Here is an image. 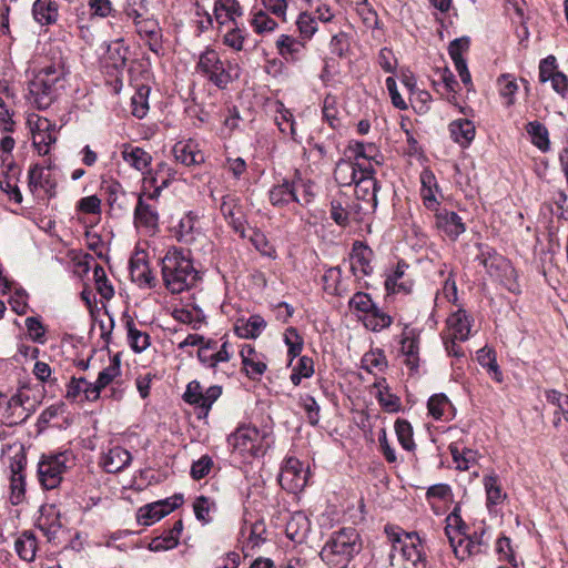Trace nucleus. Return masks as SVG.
Returning a JSON list of instances; mask_svg holds the SVG:
<instances>
[{
  "instance_id": "f257e3e1",
  "label": "nucleus",
  "mask_w": 568,
  "mask_h": 568,
  "mask_svg": "<svg viewBox=\"0 0 568 568\" xmlns=\"http://www.w3.org/2000/svg\"><path fill=\"white\" fill-rule=\"evenodd\" d=\"M161 274L163 284L171 294L189 291L200 280L189 252L174 246L161 258Z\"/></svg>"
},
{
  "instance_id": "f03ea898",
  "label": "nucleus",
  "mask_w": 568,
  "mask_h": 568,
  "mask_svg": "<svg viewBox=\"0 0 568 568\" xmlns=\"http://www.w3.org/2000/svg\"><path fill=\"white\" fill-rule=\"evenodd\" d=\"M385 534L392 544L389 552L392 566L398 568H427L425 545L417 532H405L386 526Z\"/></svg>"
},
{
  "instance_id": "7ed1b4c3",
  "label": "nucleus",
  "mask_w": 568,
  "mask_h": 568,
  "mask_svg": "<svg viewBox=\"0 0 568 568\" xmlns=\"http://www.w3.org/2000/svg\"><path fill=\"white\" fill-rule=\"evenodd\" d=\"M362 550L359 534L347 527L332 532L320 556L331 568H345Z\"/></svg>"
},
{
  "instance_id": "20e7f679",
  "label": "nucleus",
  "mask_w": 568,
  "mask_h": 568,
  "mask_svg": "<svg viewBox=\"0 0 568 568\" xmlns=\"http://www.w3.org/2000/svg\"><path fill=\"white\" fill-rule=\"evenodd\" d=\"M314 189V183L304 179L296 171L292 180H284L282 183L272 186L268 191V200L276 207H286L292 203L305 207L315 197Z\"/></svg>"
},
{
  "instance_id": "39448f33",
  "label": "nucleus",
  "mask_w": 568,
  "mask_h": 568,
  "mask_svg": "<svg viewBox=\"0 0 568 568\" xmlns=\"http://www.w3.org/2000/svg\"><path fill=\"white\" fill-rule=\"evenodd\" d=\"M195 71L219 89H225L240 77L239 64L223 60L220 53L210 47L200 53Z\"/></svg>"
},
{
  "instance_id": "423d86ee",
  "label": "nucleus",
  "mask_w": 568,
  "mask_h": 568,
  "mask_svg": "<svg viewBox=\"0 0 568 568\" xmlns=\"http://www.w3.org/2000/svg\"><path fill=\"white\" fill-rule=\"evenodd\" d=\"M39 405L40 400L31 395V389L21 386L10 397L0 394V418L6 425H19L26 422Z\"/></svg>"
},
{
  "instance_id": "0eeeda50",
  "label": "nucleus",
  "mask_w": 568,
  "mask_h": 568,
  "mask_svg": "<svg viewBox=\"0 0 568 568\" xmlns=\"http://www.w3.org/2000/svg\"><path fill=\"white\" fill-rule=\"evenodd\" d=\"M227 443L232 448V454L245 462L263 456L270 448L267 435L252 425L237 427L227 437Z\"/></svg>"
},
{
  "instance_id": "6e6552de",
  "label": "nucleus",
  "mask_w": 568,
  "mask_h": 568,
  "mask_svg": "<svg viewBox=\"0 0 568 568\" xmlns=\"http://www.w3.org/2000/svg\"><path fill=\"white\" fill-rule=\"evenodd\" d=\"M74 465L71 450L43 454L38 463V479L44 489L57 488L63 475Z\"/></svg>"
},
{
  "instance_id": "1a4fd4ad",
  "label": "nucleus",
  "mask_w": 568,
  "mask_h": 568,
  "mask_svg": "<svg viewBox=\"0 0 568 568\" xmlns=\"http://www.w3.org/2000/svg\"><path fill=\"white\" fill-rule=\"evenodd\" d=\"M186 346H199V361L205 367L213 369L214 373H216L219 365L227 363L233 354L227 341L219 345L217 341L205 339L202 335L197 334H189L179 345L180 348Z\"/></svg>"
},
{
  "instance_id": "9d476101",
  "label": "nucleus",
  "mask_w": 568,
  "mask_h": 568,
  "mask_svg": "<svg viewBox=\"0 0 568 568\" xmlns=\"http://www.w3.org/2000/svg\"><path fill=\"white\" fill-rule=\"evenodd\" d=\"M59 75L51 69L39 72L29 84V92L33 103L40 110L48 109L57 97Z\"/></svg>"
},
{
  "instance_id": "9b49d317",
  "label": "nucleus",
  "mask_w": 568,
  "mask_h": 568,
  "mask_svg": "<svg viewBox=\"0 0 568 568\" xmlns=\"http://www.w3.org/2000/svg\"><path fill=\"white\" fill-rule=\"evenodd\" d=\"M374 168L371 165L368 169H362V175L355 181V195L358 213L368 214L374 212L377 206V182L374 178Z\"/></svg>"
},
{
  "instance_id": "f8f14e48",
  "label": "nucleus",
  "mask_w": 568,
  "mask_h": 568,
  "mask_svg": "<svg viewBox=\"0 0 568 568\" xmlns=\"http://www.w3.org/2000/svg\"><path fill=\"white\" fill-rule=\"evenodd\" d=\"M221 395V386L213 385L204 390L199 381H192L186 385L183 399L187 404L200 408L202 414L206 416L212 408V405L219 399Z\"/></svg>"
},
{
  "instance_id": "ddd939ff",
  "label": "nucleus",
  "mask_w": 568,
  "mask_h": 568,
  "mask_svg": "<svg viewBox=\"0 0 568 568\" xmlns=\"http://www.w3.org/2000/svg\"><path fill=\"white\" fill-rule=\"evenodd\" d=\"M307 479L308 470L297 458L290 457L285 460L278 476V483L283 489L296 494L304 489Z\"/></svg>"
},
{
  "instance_id": "4468645a",
  "label": "nucleus",
  "mask_w": 568,
  "mask_h": 568,
  "mask_svg": "<svg viewBox=\"0 0 568 568\" xmlns=\"http://www.w3.org/2000/svg\"><path fill=\"white\" fill-rule=\"evenodd\" d=\"M183 503L182 496H173L142 506L138 510V521L143 526H151L172 513Z\"/></svg>"
},
{
  "instance_id": "2eb2a0df",
  "label": "nucleus",
  "mask_w": 568,
  "mask_h": 568,
  "mask_svg": "<svg viewBox=\"0 0 568 568\" xmlns=\"http://www.w3.org/2000/svg\"><path fill=\"white\" fill-rule=\"evenodd\" d=\"M57 141L55 125L47 118L38 116L32 126V144L39 155H47Z\"/></svg>"
},
{
  "instance_id": "dca6fc26",
  "label": "nucleus",
  "mask_w": 568,
  "mask_h": 568,
  "mask_svg": "<svg viewBox=\"0 0 568 568\" xmlns=\"http://www.w3.org/2000/svg\"><path fill=\"white\" fill-rule=\"evenodd\" d=\"M134 225L145 234L152 235L159 231V211L155 204L138 199L133 212Z\"/></svg>"
},
{
  "instance_id": "f3484780",
  "label": "nucleus",
  "mask_w": 568,
  "mask_h": 568,
  "mask_svg": "<svg viewBox=\"0 0 568 568\" xmlns=\"http://www.w3.org/2000/svg\"><path fill=\"white\" fill-rule=\"evenodd\" d=\"M24 466L26 457L23 454H17L11 458L10 501L13 505L21 504L26 498Z\"/></svg>"
},
{
  "instance_id": "a211bd4d",
  "label": "nucleus",
  "mask_w": 568,
  "mask_h": 568,
  "mask_svg": "<svg viewBox=\"0 0 568 568\" xmlns=\"http://www.w3.org/2000/svg\"><path fill=\"white\" fill-rule=\"evenodd\" d=\"M136 33L146 41L150 50L158 53L162 49V31L159 22L146 16L132 21Z\"/></svg>"
},
{
  "instance_id": "6ab92c4d",
  "label": "nucleus",
  "mask_w": 568,
  "mask_h": 568,
  "mask_svg": "<svg viewBox=\"0 0 568 568\" xmlns=\"http://www.w3.org/2000/svg\"><path fill=\"white\" fill-rule=\"evenodd\" d=\"M220 210L232 229L244 236V212L241 200L235 194H226L222 197Z\"/></svg>"
},
{
  "instance_id": "aec40b11",
  "label": "nucleus",
  "mask_w": 568,
  "mask_h": 568,
  "mask_svg": "<svg viewBox=\"0 0 568 568\" xmlns=\"http://www.w3.org/2000/svg\"><path fill=\"white\" fill-rule=\"evenodd\" d=\"M240 356L246 376L251 379H260L267 368L266 357L250 344L242 346Z\"/></svg>"
},
{
  "instance_id": "412c9836",
  "label": "nucleus",
  "mask_w": 568,
  "mask_h": 568,
  "mask_svg": "<svg viewBox=\"0 0 568 568\" xmlns=\"http://www.w3.org/2000/svg\"><path fill=\"white\" fill-rule=\"evenodd\" d=\"M37 527L49 542H57L62 532V523L59 510L54 506L43 508L38 519Z\"/></svg>"
},
{
  "instance_id": "4be33fe9",
  "label": "nucleus",
  "mask_w": 568,
  "mask_h": 568,
  "mask_svg": "<svg viewBox=\"0 0 568 568\" xmlns=\"http://www.w3.org/2000/svg\"><path fill=\"white\" fill-rule=\"evenodd\" d=\"M480 253L477 256L479 263L486 268L490 276L499 277L501 272L514 273L509 262L487 245H479Z\"/></svg>"
},
{
  "instance_id": "5701e85b",
  "label": "nucleus",
  "mask_w": 568,
  "mask_h": 568,
  "mask_svg": "<svg viewBox=\"0 0 568 568\" xmlns=\"http://www.w3.org/2000/svg\"><path fill=\"white\" fill-rule=\"evenodd\" d=\"M371 163L361 164L351 158L341 159L335 166V181L342 186H349L362 175L363 168H369Z\"/></svg>"
},
{
  "instance_id": "b1692460",
  "label": "nucleus",
  "mask_w": 568,
  "mask_h": 568,
  "mask_svg": "<svg viewBox=\"0 0 568 568\" xmlns=\"http://www.w3.org/2000/svg\"><path fill=\"white\" fill-rule=\"evenodd\" d=\"M99 390L93 383L84 377H72L67 385L65 398L71 402H94L99 399Z\"/></svg>"
},
{
  "instance_id": "393cba45",
  "label": "nucleus",
  "mask_w": 568,
  "mask_h": 568,
  "mask_svg": "<svg viewBox=\"0 0 568 568\" xmlns=\"http://www.w3.org/2000/svg\"><path fill=\"white\" fill-rule=\"evenodd\" d=\"M372 250L362 242H355L349 256L351 271L355 276L372 274Z\"/></svg>"
},
{
  "instance_id": "a878e982",
  "label": "nucleus",
  "mask_w": 568,
  "mask_h": 568,
  "mask_svg": "<svg viewBox=\"0 0 568 568\" xmlns=\"http://www.w3.org/2000/svg\"><path fill=\"white\" fill-rule=\"evenodd\" d=\"M435 212V224L437 229L443 231L447 236L455 240L465 232V224L456 212L439 210V207H437Z\"/></svg>"
},
{
  "instance_id": "bb28decb",
  "label": "nucleus",
  "mask_w": 568,
  "mask_h": 568,
  "mask_svg": "<svg viewBox=\"0 0 568 568\" xmlns=\"http://www.w3.org/2000/svg\"><path fill=\"white\" fill-rule=\"evenodd\" d=\"M408 264L399 261L396 267L386 276L385 288L388 294H408L413 288V281L406 277Z\"/></svg>"
},
{
  "instance_id": "cd10ccee",
  "label": "nucleus",
  "mask_w": 568,
  "mask_h": 568,
  "mask_svg": "<svg viewBox=\"0 0 568 568\" xmlns=\"http://www.w3.org/2000/svg\"><path fill=\"white\" fill-rule=\"evenodd\" d=\"M131 462V453L121 446H114L110 448L101 457L102 467L106 473L110 474H116L124 470L128 466H130Z\"/></svg>"
},
{
  "instance_id": "c85d7f7f",
  "label": "nucleus",
  "mask_w": 568,
  "mask_h": 568,
  "mask_svg": "<svg viewBox=\"0 0 568 568\" xmlns=\"http://www.w3.org/2000/svg\"><path fill=\"white\" fill-rule=\"evenodd\" d=\"M400 352L406 357L405 364L409 369L418 368V334L405 325L400 337Z\"/></svg>"
},
{
  "instance_id": "c756f323",
  "label": "nucleus",
  "mask_w": 568,
  "mask_h": 568,
  "mask_svg": "<svg viewBox=\"0 0 568 568\" xmlns=\"http://www.w3.org/2000/svg\"><path fill=\"white\" fill-rule=\"evenodd\" d=\"M420 196L426 209L430 211H437L439 202L436 194L439 193V187L435 174L425 169L420 173Z\"/></svg>"
},
{
  "instance_id": "7c9ffc66",
  "label": "nucleus",
  "mask_w": 568,
  "mask_h": 568,
  "mask_svg": "<svg viewBox=\"0 0 568 568\" xmlns=\"http://www.w3.org/2000/svg\"><path fill=\"white\" fill-rule=\"evenodd\" d=\"M448 336L458 339L459 342H465L468 339L470 335V318L465 310H457L455 313L450 314L446 321Z\"/></svg>"
},
{
  "instance_id": "2f4dec72",
  "label": "nucleus",
  "mask_w": 568,
  "mask_h": 568,
  "mask_svg": "<svg viewBox=\"0 0 568 568\" xmlns=\"http://www.w3.org/2000/svg\"><path fill=\"white\" fill-rule=\"evenodd\" d=\"M121 156L128 165L141 173L148 171L152 163V155L149 152L129 143L122 145Z\"/></svg>"
},
{
  "instance_id": "473e14b6",
  "label": "nucleus",
  "mask_w": 568,
  "mask_h": 568,
  "mask_svg": "<svg viewBox=\"0 0 568 568\" xmlns=\"http://www.w3.org/2000/svg\"><path fill=\"white\" fill-rule=\"evenodd\" d=\"M124 327L126 331V338L131 349L134 353H142L151 345V337L145 331L138 328L134 320L125 314L123 316Z\"/></svg>"
},
{
  "instance_id": "72a5a7b5",
  "label": "nucleus",
  "mask_w": 568,
  "mask_h": 568,
  "mask_svg": "<svg viewBox=\"0 0 568 568\" xmlns=\"http://www.w3.org/2000/svg\"><path fill=\"white\" fill-rule=\"evenodd\" d=\"M344 156L351 158L361 164L373 162L379 164L377 160L378 150L373 143H363V142H351L344 152Z\"/></svg>"
},
{
  "instance_id": "f704fd0d",
  "label": "nucleus",
  "mask_w": 568,
  "mask_h": 568,
  "mask_svg": "<svg viewBox=\"0 0 568 568\" xmlns=\"http://www.w3.org/2000/svg\"><path fill=\"white\" fill-rule=\"evenodd\" d=\"M28 187L32 193H36L38 190H43L51 196L55 189V182L51 179L49 173H45L43 166L34 164L28 172Z\"/></svg>"
},
{
  "instance_id": "c9c22d12",
  "label": "nucleus",
  "mask_w": 568,
  "mask_h": 568,
  "mask_svg": "<svg viewBox=\"0 0 568 568\" xmlns=\"http://www.w3.org/2000/svg\"><path fill=\"white\" fill-rule=\"evenodd\" d=\"M32 16L41 26L54 24L59 18V3L54 0H36L32 6Z\"/></svg>"
},
{
  "instance_id": "e433bc0d",
  "label": "nucleus",
  "mask_w": 568,
  "mask_h": 568,
  "mask_svg": "<svg viewBox=\"0 0 568 568\" xmlns=\"http://www.w3.org/2000/svg\"><path fill=\"white\" fill-rule=\"evenodd\" d=\"M448 130L454 142L462 148H467L473 142L476 129L471 121L467 119H457L449 123Z\"/></svg>"
},
{
  "instance_id": "4c0bfd02",
  "label": "nucleus",
  "mask_w": 568,
  "mask_h": 568,
  "mask_svg": "<svg viewBox=\"0 0 568 568\" xmlns=\"http://www.w3.org/2000/svg\"><path fill=\"white\" fill-rule=\"evenodd\" d=\"M266 327L265 320L258 315L248 318H239L234 324V332L241 338H257Z\"/></svg>"
},
{
  "instance_id": "58836bf2",
  "label": "nucleus",
  "mask_w": 568,
  "mask_h": 568,
  "mask_svg": "<svg viewBox=\"0 0 568 568\" xmlns=\"http://www.w3.org/2000/svg\"><path fill=\"white\" fill-rule=\"evenodd\" d=\"M174 158L178 162L191 166L204 162V154L197 149L192 140L178 142L173 148Z\"/></svg>"
},
{
  "instance_id": "ea45409f",
  "label": "nucleus",
  "mask_w": 568,
  "mask_h": 568,
  "mask_svg": "<svg viewBox=\"0 0 568 568\" xmlns=\"http://www.w3.org/2000/svg\"><path fill=\"white\" fill-rule=\"evenodd\" d=\"M429 415L437 420H449L455 416V408L448 397L443 394H435L427 402Z\"/></svg>"
},
{
  "instance_id": "a19ab883",
  "label": "nucleus",
  "mask_w": 568,
  "mask_h": 568,
  "mask_svg": "<svg viewBox=\"0 0 568 568\" xmlns=\"http://www.w3.org/2000/svg\"><path fill=\"white\" fill-rule=\"evenodd\" d=\"M130 274L133 282L140 286L154 287L156 277L153 275L148 262L143 257L132 258L130 262Z\"/></svg>"
},
{
  "instance_id": "79ce46f5",
  "label": "nucleus",
  "mask_w": 568,
  "mask_h": 568,
  "mask_svg": "<svg viewBox=\"0 0 568 568\" xmlns=\"http://www.w3.org/2000/svg\"><path fill=\"white\" fill-rule=\"evenodd\" d=\"M483 484L486 491V505L491 510L494 506L506 499L507 494L503 490L499 477L494 473L485 475Z\"/></svg>"
},
{
  "instance_id": "37998d69",
  "label": "nucleus",
  "mask_w": 568,
  "mask_h": 568,
  "mask_svg": "<svg viewBox=\"0 0 568 568\" xmlns=\"http://www.w3.org/2000/svg\"><path fill=\"white\" fill-rule=\"evenodd\" d=\"M286 536L293 540L301 542L310 531V521L302 511L294 513L286 523Z\"/></svg>"
},
{
  "instance_id": "c03bdc74",
  "label": "nucleus",
  "mask_w": 568,
  "mask_h": 568,
  "mask_svg": "<svg viewBox=\"0 0 568 568\" xmlns=\"http://www.w3.org/2000/svg\"><path fill=\"white\" fill-rule=\"evenodd\" d=\"M129 55V47L124 43V40L118 39L112 41L105 52V61L115 70H122L126 65Z\"/></svg>"
},
{
  "instance_id": "a18cd8bd",
  "label": "nucleus",
  "mask_w": 568,
  "mask_h": 568,
  "mask_svg": "<svg viewBox=\"0 0 568 568\" xmlns=\"http://www.w3.org/2000/svg\"><path fill=\"white\" fill-rule=\"evenodd\" d=\"M243 14L242 8L237 0H217L214 4V18L220 24L227 21H235Z\"/></svg>"
},
{
  "instance_id": "49530a36",
  "label": "nucleus",
  "mask_w": 568,
  "mask_h": 568,
  "mask_svg": "<svg viewBox=\"0 0 568 568\" xmlns=\"http://www.w3.org/2000/svg\"><path fill=\"white\" fill-rule=\"evenodd\" d=\"M323 286L325 292L335 296H343L348 292V286L344 284L339 267H331L324 273Z\"/></svg>"
},
{
  "instance_id": "de8ad7c7",
  "label": "nucleus",
  "mask_w": 568,
  "mask_h": 568,
  "mask_svg": "<svg viewBox=\"0 0 568 568\" xmlns=\"http://www.w3.org/2000/svg\"><path fill=\"white\" fill-rule=\"evenodd\" d=\"M200 231L197 216L193 212L186 213L176 226V237L181 242L191 243Z\"/></svg>"
},
{
  "instance_id": "09e8293b",
  "label": "nucleus",
  "mask_w": 568,
  "mask_h": 568,
  "mask_svg": "<svg viewBox=\"0 0 568 568\" xmlns=\"http://www.w3.org/2000/svg\"><path fill=\"white\" fill-rule=\"evenodd\" d=\"M14 548L19 557L26 561H32L36 557L38 542L36 535L30 531H23L14 541Z\"/></svg>"
},
{
  "instance_id": "8fccbe9b",
  "label": "nucleus",
  "mask_w": 568,
  "mask_h": 568,
  "mask_svg": "<svg viewBox=\"0 0 568 568\" xmlns=\"http://www.w3.org/2000/svg\"><path fill=\"white\" fill-rule=\"evenodd\" d=\"M361 320L364 326L372 332H381L393 323V317L377 305L367 315H363Z\"/></svg>"
},
{
  "instance_id": "3c124183",
  "label": "nucleus",
  "mask_w": 568,
  "mask_h": 568,
  "mask_svg": "<svg viewBox=\"0 0 568 568\" xmlns=\"http://www.w3.org/2000/svg\"><path fill=\"white\" fill-rule=\"evenodd\" d=\"M526 131L530 136L531 143L541 152H548L550 150L549 133L542 123L538 121L528 122Z\"/></svg>"
},
{
  "instance_id": "603ef678",
  "label": "nucleus",
  "mask_w": 568,
  "mask_h": 568,
  "mask_svg": "<svg viewBox=\"0 0 568 568\" xmlns=\"http://www.w3.org/2000/svg\"><path fill=\"white\" fill-rule=\"evenodd\" d=\"M121 373V362H120V358L119 356H113L111 358V362L110 364L103 368V371H101L99 373V376L95 381V383H93L94 387H97V390H99V395L101 394V390L106 387L110 383H112L114 381V378L116 376H119Z\"/></svg>"
},
{
  "instance_id": "864d4df0",
  "label": "nucleus",
  "mask_w": 568,
  "mask_h": 568,
  "mask_svg": "<svg viewBox=\"0 0 568 568\" xmlns=\"http://www.w3.org/2000/svg\"><path fill=\"white\" fill-rule=\"evenodd\" d=\"M362 368L367 371L368 373H373L375 369L378 372H383L387 367V359L382 349H374L367 352L362 357Z\"/></svg>"
},
{
  "instance_id": "5fc2aeb1",
  "label": "nucleus",
  "mask_w": 568,
  "mask_h": 568,
  "mask_svg": "<svg viewBox=\"0 0 568 568\" xmlns=\"http://www.w3.org/2000/svg\"><path fill=\"white\" fill-rule=\"evenodd\" d=\"M395 432L397 439L405 450L412 452L416 445L413 438V427L405 419H397L395 423Z\"/></svg>"
},
{
  "instance_id": "6e6d98bb",
  "label": "nucleus",
  "mask_w": 568,
  "mask_h": 568,
  "mask_svg": "<svg viewBox=\"0 0 568 568\" xmlns=\"http://www.w3.org/2000/svg\"><path fill=\"white\" fill-rule=\"evenodd\" d=\"M173 317L183 324L191 325L194 329L200 328L204 320V315L201 310L190 311L186 308H175L173 311Z\"/></svg>"
},
{
  "instance_id": "4d7b16f0",
  "label": "nucleus",
  "mask_w": 568,
  "mask_h": 568,
  "mask_svg": "<svg viewBox=\"0 0 568 568\" xmlns=\"http://www.w3.org/2000/svg\"><path fill=\"white\" fill-rule=\"evenodd\" d=\"M93 276L99 294L106 301L111 300L114 295V290L106 278L104 268L100 265H97L93 270Z\"/></svg>"
},
{
  "instance_id": "13d9d810",
  "label": "nucleus",
  "mask_w": 568,
  "mask_h": 568,
  "mask_svg": "<svg viewBox=\"0 0 568 568\" xmlns=\"http://www.w3.org/2000/svg\"><path fill=\"white\" fill-rule=\"evenodd\" d=\"M449 452L457 465V468L460 470H467L470 465L476 462L477 454L471 449H464L460 452L456 445H450Z\"/></svg>"
},
{
  "instance_id": "bf43d9fd",
  "label": "nucleus",
  "mask_w": 568,
  "mask_h": 568,
  "mask_svg": "<svg viewBox=\"0 0 568 568\" xmlns=\"http://www.w3.org/2000/svg\"><path fill=\"white\" fill-rule=\"evenodd\" d=\"M265 532V526L262 521H256L250 526V534L246 542L243 545V550L248 552L253 551L255 548L260 547L261 544L264 542L265 538L263 534Z\"/></svg>"
},
{
  "instance_id": "052dcab7",
  "label": "nucleus",
  "mask_w": 568,
  "mask_h": 568,
  "mask_svg": "<svg viewBox=\"0 0 568 568\" xmlns=\"http://www.w3.org/2000/svg\"><path fill=\"white\" fill-rule=\"evenodd\" d=\"M149 89L145 87L140 88L131 99L132 114L138 119H143L149 110L148 104Z\"/></svg>"
},
{
  "instance_id": "680f3d73",
  "label": "nucleus",
  "mask_w": 568,
  "mask_h": 568,
  "mask_svg": "<svg viewBox=\"0 0 568 568\" xmlns=\"http://www.w3.org/2000/svg\"><path fill=\"white\" fill-rule=\"evenodd\" d=\"M348 305L351 310L364 315H367L376 306L371 295L364 292L355 293L349 300Z\"/></svg>"
},
{
  "instance_id": "e2e57ef3",
  "label": "nucleus",
  "mask_w": 568,
  "mask_h": 568,
  "mask_svg": "<svg viewBox=\"0 0 568 568\" xmlns=\"http://www.w3.org/2000/svg\"><path fill=\"white\" fill-rule=\"evenodd\" d=\"M296 24L303 39H311L317 31L316 18L307 12L300 13Z\"/></svg>"
},
{
  "instance_id": "0e129e2a",
  "label": "nucleus",
  "mask_w": 568,
  "mask_h": 568,
  "mask_svg": "<svg viewBox=\"0 0 568 568\" xmlns=\"http://www.w3.org/2000/svg\"><path fill=\"white\" fill-rule=\"evenodd\" d=\"M497 84L500 95L507 99L506 104L508 106L513 105L515 102V93L518 90L516 81L509 74H503L498 78Z\"/></svg>"
},
{
  "instance_id": "69168bd1",
  "label": "nucleus",
  "mask_w": 568,
  "mask_h": 568,
  "mask_svg": "<svg viewBox=\"0 0 568 568\" xmlns=\"http://www.w3.org/2000/svg\"><path fill=\"white\" fill-rule=\"evenodd\" d=\"M252 27L258 34L272 32L277 28V22L264 11H257L252 18Z\"/></svg>"
},
{
  "instance_id": "338daca9",
  "label": "nucleus",
  "mask_w": 568,
  "mask_h": 568,
  "mask_svg": "<svg viewBox=\"0 0 568 568\" xmlns=\"http://www.w3.org/2000/svg\"><path fill=\"white\" fill-rule=\"evenodd\" d=\"M284 342L288 348V355L296 357L303 348V338L300 336L295 327H288L284 333Z\"/></svg>"
},
{
  "instance_id": "774afa93",
  "label": "nucleus",
  "mask_w": 568,
  "mask_h": 568,
  "mask_svg": "<svg viewBox=\"0 0 568 568\" xmlns=\"http://www.w3.org/2000/svg\"><path fill=\"white\" fill-rule=\"evenodd\" d=\"M300 42L287 34H281L276 40L278 53L286 59L297 53L300 51Z\"/></svg>"
}]
</instances>
